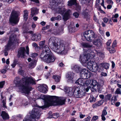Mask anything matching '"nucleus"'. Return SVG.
<instances>
[{
    "label": "nucleus",
    "mask_w": 121,
    "mask_h": 121,
    "mask_svg": "<svg viewBox=\"0 0 121 121\" xmlns=\"http://www.w3.org/2000/svg\"><path fill=\"white\" fill-rule=\"evenodd\" d=\"M73 76H67L66 77V79L67 81L72 80L73 79Z\"/></svg>",
    "instance_id": "nucleus-47"
},
{
    "label": "nucleus",
    "mask_w": 121,
    "mask_h": 121,
    "mask_svg": "<svg viewBox=\"0 0 121 121\" xmlns=\"http://www.w3.org/2000/svg\"><path fill=\"white\" fill-rule=\"evenodd\" d=\"M63 30V28L62 26L58 27L56 29L54 30V34H59L60 32H62Z\"/></svg>",
    "instance_id": "nucleus-18"
},
{
    "label": "nucleus",
    "mask_w": 121,
    "mask_h": 121,
    "mask_svg": "<svg viewBox=\"0 0 121 121\" xmlns=\"http://www.w3.org/2000/svg\"><path fill=\"white\" fill-rule=\"evenodd\" d=\"M53 71V70L51 68H50L49 70L48 71L47 73V76H50L51 74H52V72Z\"/></svg>",
    "instance_id": "nucleus-44"
},
{
    "label": "nucleus",
    "mask_w": 121,
    "mask_h": 121,
    "mask_svg": "<svg viewBox=\"0 0 121 121\" xmlns=\"http://www.w3.org/2000/svg\"><path fill=\"white\" fill-rule=\"evenodd\" d=\"M5 84V81H3L0 82V88H2L3 87Z\"/></svg>",
    "instance_id": "nucleus-48"
},
{
    "label": "nucleus",
    "mask_w": 121,
    "mask_h": 121,
    "mask_svg": "<svg viewBox=\"0 0 121 121\" xmlns=\"http://www.w3.org/2000/svg\"><path fill=\"white\" fill-rule=\"evenodd\" d=\"M73 69L75 71L76 73H79L81 71V68L79 66L75 65L74 66L73 68Z\"/></svg>",
    "instance_id": "nucleus-30"
},
{
    "label": "nucleus",
    "mask_w": 121,
    "mask_h": 121,
    "mask_svg": "<svg viewBox=\"0 0 121 121\" xmlns=\"http://www.w3.org/2000/svg\"><path fill=\"white\" fill-rule=\"evenodd\" d=\"M24 71L22 69V68H21L19 69L18 73L21 76H23L24 74Z\"/></svg>",
    "instance_id": "nucleus-38"
},
{
    "label": "nucleus",
    "mask_w": 121,
    "mask_h": 121,
    "mask_svg": "<svg viewBox=\"0 0 121 121\" xmlns=\"http://www.w3.org/2000/svg\"><path fill=\"white\" fill-rule=\"evenodd\" d=\"M104 102V100L101 99L93 104L92 107L93 108H95L100 106L103 104Z\"/></svg>",
    "instance_id": "nucleus-22"
},
{
    "label": "nucleus",
    "mask_w": 121,
    "mask_h": 121,
    "mask_svg": "<svg viewBox=\"0 0 121 121\" xmlns=\"http://www.w3.org/2000/svg\"><path fill=\"white\" fill-rule=\"evenodd\" d=\"M101 66L103 68L106 69V64L105 63H102L101 64Z\"/></svg>",
    "instance_id": "nucleus-64"
},
{
    "label": "nucleus",
    "mask_w": 121,
    "mask_h": 121,
    "mask_svg": "<svg viewBox=\"0 0 121 121\" xmlns=\"http://www.w3.org/2000/svg\"><path fill=\"white\" fill-rule=\"evenodd\" d=\"M24 32L25 33H30V34L32 35L34 34H33V33H34L31 30H30L29 31H28V32L27 31H25Z\"/></svg>",
    "instance_id": "nucleus-59"
},
{
    "label": "nucleus",
    "mask_w": 121,
    "mask_h": 121,
    "mask_svg": "<svg viewBox=\"0 0 121 121\" xmlns=\"http://www.w3.org/2000/svg\"><path fill=\"white\" fill-rule=\"evenodd\" d=\"M82 15L87 20L89 19V17L88 13L86 10H85L83 11L82 13Z\"/></svg>",
    "instance_id": "nucleus-31"
},
{
    "label": "nucleus",
    "mask_w": 121,
    "mask_h": 121,
    "mask_svg": "<svg viewBox=\"0 0 121 121\" xmlns=\"http://www.w3.org/2000/svg\"><path fill=\"white\" fill-rule=\"evenodd\" d=\"M6 100L5 98L2 100V105L4 108H7V106L6 105Z\"/></svg>",
    "instance_id": "nucleus-39"
},
{
    "label": "nucleus",
    "mask_w": 121,
    "mask_h": 121,
    "mask_svg": "<svg viewBox=\"0 0 121 121\" xmlns=\"http://www.w3.org/2000/svg\"><path fill=\"white\" fill-rule=\"evenodd\" d=\"M112 43V40L111 39L108 40L106 42V45L109 46Z\"/></svg>",
    "instance_id": "nucleus-52"
},
{
    "label": "nucleus",
    "mask_w": 121,
    "mask_h": 121,
    "mask_svg": "<svg viewBox=\"0 0 121 121\" xmlns=\"http://www.w3.org/2000/svg\"><path fill=\"white\" fill-rule=\"evenodd\" d=\"M52 78L54 79L55 81L57 82H59L61 78L60 76H52Z\"/></svg>",
    "instance_id": "nucleus-37"
},
{
    "label": "nucleus",
    "mask_w": 121,
    "mask_h": 121,
    "mask_svg": "<svg viewBox=\"0 0 121 121\" xmlns=\"http://www.w3.org/2000/svg\"><path fill=\"white\" fill-rule=\"evenodd\" d=\"M98 118V117L97 116H95L92 118L91 121H95Z\"/></svg>",
    "instance_id": "nucleus-57"
},
{
    "label": "nucleus",
    "mask_w": 121,
    "mask_h": 121,
    "mask_svg": "<svg viewBox=\"0 0 121 121\" xmlns=\"http://www.w3.org/2000/svg\"><path fill=\"white\" fill-rule=\"evenodd\" d=\"M58 13L62 15H63L66 11V9L64 7H61L59 6L58 7Z\"/></svg>",
    "instance_id": "nucleus-21"
},
{
    "label": "nucleus",
    "mask_w": 121,
    "mask_h": 121,
    "mask_svg": "<svg viewBox=\"0 0 121 121\" xmlns=\"http://www.w3.org/2000/svg\"><path fill=\"white\" fill-rule=\"evenodd\" d=\"M72 88L71 87H66L65 88V91L67 93H69L72 92Z\"/></svg>",
    "instance_id": "nucleus-36"
},
{
    "label": "nucleus",
    "mask_w": 121,
    "mask_h": 121,
    "mask_svg": "<svg viewBox=\"0 0 121 121\" xmlns=\"http://www.w3.org/2000/svg\"><path fill=\"white\" fill-rule=\"evenodd\" d=\"M23 18L24 20L26 21L28 17V13L27 10H25L24 12Z\"/></svg>",
    "instance_id": "nucleus-28"
},
{
    "label": "nucleus",
    "mask_w": 121,
    "mask_h": 121,
    "mask_svg": "<svg viewBox=\"0 0 121 121\" xmlns=\"http://www.w3.org/2000/svg\"><path fill=\"white\" fill-rule=\"evenodd\" d=\"M86 85L88 87L85 89H84V91H86V92H88L89 89L90 88V86L91 85V80L88 79L86 81Z\"/></svg>",
    "instance_id": "nucleus-17"
},
{
    "label": "nucleus",
    "mask_w": 121,
    "mask_h": 121,
    "mask_svg": "<svg viewBox=\"0 0 121 121\" xmlns=\"http://www.w3.org/2000/svg\"><path fill=\"white\" fill-rule=\"evenodd\" d=\"M40 57L42 61L48 64L53 63L56 59V57L47 45L43 47V51L40 53Z\"/></svg>",
    "instance_id": "nucleus-2"
},
{
    "label": "nucleus",
    "mask_w": 121,
    "mask_h": 121,
    "mask_svg": "<svg viewBox=\"0 0 121 121\" xmlns=\"http://www.w3.org/2000/svg\"><path fill=\"white\" fill-rule=\"evenodd\" d=\"M117 44V43L116 41V40H115L113 42L111 46L112 47H116Z\"/></svg>",
    "instance_id": "nucleus-56"
},
{
    "label": "nucleus",
    "mask_w": 121,
    "mask_h": 121,
    "mask_svg": "<svg viewBox=\"0 0 121 121\" xmlns=\"http://www.w3.org/2000/svg\"><path fill=\"white\" fill-rule=\"evenodd\" d=\"M106 49L111 54L114 53L116 51L114 47L112 46L111 47H108L106 48Z\"/></svg>",
    "instance_id": "nucleus-27"
},
{
    "label": "nucleus",
    "mask_w": 121,
    "mask_h": 121,
    "mask_svg": "<svg viewBox=\"0 0 121 121\" xmlns=\"http://www.w3.org/2000/svg\"><path fill=\"white\" fill-rule=\"evenodd\" d=\"M50 39H51L48 43L50 48L59 54L62 55H65V46L64 43H61L59 45L55 41H51Z\"/></svg>",
    "instance_id": "nucleus-4"
},
{
    "label": "nucleus",
    "mask_w": 121,
    "mask_h": 121,
    "mask_svg": "<svg viewBox=\"0 0 121 121\" xmlns=\"http://www.w3.org/2000/svg\"><path fill=\"white\" fill-rule=\"evenodd\" d=\"M81 45L83 48H91L92 46L86 42H83L81 43Z\"/></svg>",
    "instance_id": "nucleus-29"
},
{
    "label": "nucleus",
    "mask_w": 121,
    "mask_h": 121,
    "mask_svg": "<svg viewBox=\"0 0 121 121\" xmlns=\"http://www.w3.org/2000/svg\"><path fill=\"white\" fill-rule=\"evenodd\" d=\"M95 6H96V7L98 11H99L100 10H101V6L100 5V4L95 5Z\"/></svg>",
    "instance_id": "nucleus-55"
},
{
    "label": "nucleus",
    "mask_w": 121,
    "mask_h": 121,
    "mask_svg": "<svg viewBox=\"0 0 121 121\" xmlns=\"http://www.w3.org/2000/svg\"><path fill=\"white\" fill-rule=\"evenodd\" d=\"M26 53L28 55L29 53V47L28 46H26Z\"/></svg>",
    "instance_id": "nucleus-60"
},
{
    "label": "nucleus",
    "mask_w": 121,
    "mask_h": 121,
    "mask_svg": "<svg viewBox=\"0 0 121 121\" xmlns=\"http://www.w3.org/2000/svg\"><path fill=\"white\" fill-rule=\"evenodd\" d=\"M91 117L88 116L84 120L85 121H90L91 119Z\"/></svg>",
    "instance_id": "nucleus-63"
},
{
    "label": "nucleus",
    "mask_w": 121,
    "mask_h": 121,
    "mask_svg": "<svg viewBox=\"0 0 121 121\" xmlns=\"http://www.w3.org/2000/svg\"><path fill=\"white\" fill-rule=\"evenodd\" d=\"M58 0H50V2L52 3V5H56L58 6L60 3V2H58Z\"/></svg>",
    "instance_id": "nucleus-32"
},
{
    "label": "nucleus",
    "mask_w": 121,
    "mask_h": 121,
    "mask_svg": "<svg viewBox=\"0 0 121 121\" xmlns=\"http://www.w3.org/2000/svg\"><path fill=\"white\" fill-rule=\"evenodd\" d=\"M101 40L99 39H95L94 40L93 43L95 45L98 46L100 47L102 45V43Z\"/></svg>",
    "instance_id": "nucleus-25"
},
{
    "label": "nucleus",
    "mask_w": 121,
    "mask_h": 121,
    "mask_svg": "<svg viewBox=\"0 0 121 121\" xmlns=\"http://www.w3.org/2000/svg\"><path fill=\"white\" fill-rule=\"evenodd\" d=\"M45 42V40L40 42L39 44V46L42 47H43L44 46Z\"/></svg>",
    "instance_id": "nucleus-40"
},
{
    "label": "nucleus",
    "mask_w": 121,
    "mask_h": 121,
    "mask_svg": "<svg viewBox=\"0 0 121 121\" xmlns=\"http://www.w3.org/2000/svg\"><path fill=\"white\" fill-rule=\"evenodd\" d=\"M112 96V95L111 94H108L106 95V98H107L108 100H110L111 99Z\"/></svg>",
    "instance_id": "nucleus-54"
},
{
    "label": "nucleus",
    "mask_w": 121,
    "mask_h": 121,
    "mask_svg": "<svg viewBox=\"0 0 121 121\" xmlns=\"http://www.w3.org/2000/svg\"><path fill=\"white\" fill-rule=\"evenodd\" d=\"M114 18L113 16H112V20L114 22H117V19H114Z\"/></svg>",
    "instance_id": "nucleus-61"
},
{
    "label": "nucleus",
    "mask_w": 121,
    "mask_h": 121,
    "mask_svg": "<svg viewBox=\"0 0 121 121\" xmlns=\"http://www.w3.org/2000/svg\"><path fill=\"white\" fill-rule=\"evenodd\" d=\"M31 15L32 17L38 13L39 10L36 8H33L31 9Z\"/></svg>",
    "instance_id": "nucleus-20"
},
{
    "label": "nucleus",
    "mask_w": 121,
    "mask_h": 121,
    "mask_svg": "<svg viewBox=\"0 0 121 121\" xmlns=\"http://www.w3.org/2000/svg\"><path fill=\"white\" fill-rule=\"evenodd\" d=\"M95 100L96 99L93 96L91 95L90 96V97L89 99V102L91 103L94 102L95 101Z\"/></svg>",
    "instance_id": "nucleus-35"
},
{
    "label": "nucleus",
    "mask_w": 121,
    "mask_h": 121,
    "mask_svg": "<svg viewBox=\"0 0 121 121\" xmlns=\"http://www.w3.org/2000/svg\"><path fill=\"white\" fill-rule=\"evenodd\" d=\"M104 0H102V2L100 4L101 6H103L104 9H106V7L104 6Z\"/></svg>",
    "instance_id": "nucleus-62"
},
{
    "label": "nucleus",
    "mask_w": 121,
    "mask_h": 121,
    "mask_svg": "<svg viewBox=\"0 0 121 121\" xmlns=\"http://www.w3.org/2000/svg\"><path fill=\"white\" fill-rule=\"evenodd\" d=\"M103 21L102 22L101 25L103 27H104L105 26V23H106V17H104L103 19Z\"/></svg>",
    "instance_id": "nucleus-43"
},
{
    "label": "nucleus",
    "mask_w": 121,
    "mask_h": 121,
    "mask_svg": "<svg viewBox=\"0 0 121 121\" xmlns=\"http://www.w3.org/2000/svg\"><path fill=\"white\" fill-rule=\"evenodd\" d=\"M40 111L37 108H35L29 112L30 115H27L24 118L23 121H35V119H39L40 115Z\"/></svg>",
    "instance_id": "nucleus-6"
},
{
    "label": "nucleus",
    "mask_w": 121,
    "mask_h": 121,
    "mask_svg": "<svg viewBox=\"0 0 121 121\" xmlns=\"http://www.w3.org/2000/svg\"><path fill=\"white\" fill-rule=\"evenodd\" d=\"M70 10L69 9L64 13L63 15V19L64 21H66L70 17L69 11Z\"/></svg>",
    "instance_id": "nucleus-16"
},
{
    "label": "nucleus",
    "mask_w": 121,
    "mask_h": 121,
    "mask_svg": "<svg viewBox=\"0 0 121 121\" xmlns=\"http://www.w3.org/2000/svg\"><path fill=\"white\" fill-rule=\"evenodd\" d=\"M26 50L25 48L24 47H21L19 48L18 49L17 57L18 58L21 57V58H24L25 56V53Z\"/></svg>",
    "instance_id": "nucleus-11"
},
{
    "label": "nucleus",
    "mask_w": 121,
    "mask_h": 121,
    "mask_svg": "<svg viewBox=\"0 0 121 121\" xmlns=\"http://www.w3.org/2000/svg\"><path fill=\"white\" fill-rule=\"evenodd\" d=\"M111 99L115 101H117V97L115 95L113 96Z\"/></svg>",
    "instance_id": "nucleus-58"
},
{
    "label": "nucleus",
    "mask_w": 121,
    "mask_h": 121,
    "mask_svg": "<svg viewBox=\"0 0 121 121\" xmlns=\"http://www.w3.org/2000/svg\"><path fill=\"white\" fill-rule=\"evenodd\" d=\"M73 15L76 18H78L79 15L78 12H75L73 13Z\"/></svg>",
    "instance_id": "nucleus-51"
},
{
    "label": "nucleus",
    "mask_w": 121,
    "mask_h": 121,
    "mask_svg": "<svg viewBox=\"0 0 121 121\" xmlns=\"http://www.w3.org/2000/svg\"><path fill=\"white\" fill-rule=\"evenodd\" d=\"M1 116L3 120H6L9 119V117L8 114L6 112L3 111L1 113Z\"/></svg>",
    "instance_id": "nucleus-19"
},
{
    "label": "nucleus",
    "mask_w": 121,
    "mask_h": 121,
    "mask_svg": "<svg viewBox=\"0 0 121 121\" xmlns=\"http://www.w3.org/2000/svg\"><path fill=\"white\" fill-rule=\"evenodd\" d=\"M79 73L80 76L85 75H86L87 76L88 73H89V76H91L90 71L86 69H81Z\"/></svg>",
    "instance_id": "nucleus-15"
},
{
    "label": "nucleus",
    "mask_w": 121,
    "mask_h": 121,
    "mask_svg": "<svg viewBox=\"0 0 121 121\" xmlns=\"http://www.w3.org/2000/svg\"><path fill=\"white\" fill-rule=\"evenodd\" d=\"M91 85L93 86L92 88L95 90H99L100 89V85L95 80H91Z\"/></svg>",
    "instance_id": "nucleus-13"
},
{
    "label": "nucleus",
    "mask_w": 121,
    "mask_h": 121,
    "mask_svg": "<svg viewBox=\"0 0 121 121\" xmlns=\"http://www.w3.org/2000/svg\"><path fill=\"white\" fill-rule=\"evenodd\" d=\"M68 5L69 6L77 4V0H70L68 1Z\"/></svg>",
    "instance_id": "nucleus-26"
},
{
    "label": "nucleus",
    "mask_w": 121,
    "mask_h": 121,
    "mask_svg": "<svg viewBox=\"0 0 121 121\" xmlns=\"http://www.w3.org/2000/svg\"><path fill=\"white\" fill-rule=\"evenodd\" d=\"M29 65L30 67H34L35 65V62L34 61L31 62L30 64Z\"/></svg>",
    "instance_id": "nucleus-50"
},
{
    "label": "nucleus",
    "mask_w": 121,
    "mask_h": 121,
    "mask_svg": "<svg viewBox=\"0 0 121 121\" xmlns=\"http://www.w3.org/2000/svg\"><path fill=\"white\" fill-rule=\"evenodd\" d=\"M82 86H79L76 87L73 92V94L76 98H80L85 94V92H83L81 89Z\"/></svg>",
    "instance_id": "nucleus-9"
},
{
    "label": "nucleus",
    "mask_w": 121,
    "mask_h": 121,
    "mask_svg": "<svg viewBox=\"0 0 121 121\" xmlns=\"http://www.w3.org/2000/svg\"><path fill=\"white\" fill-rule=\"evenodd\" d=\"M88 59L87 57L84 56L82 59L81 60V61L83 63H85L86 64L87 68L91 71H93L92 69V61H90L88 62Z\"/></svg>",
    "instance_id": "nucleus-10"
},
{
    "label": "nucleus",
    "mask_w": 121,
    "mask_h": 121,
    "mask_svg": "<svg viewBox=\"0 0 121 121\" xmlns=\"http://www.w3.org/2000/svg\"><path fill=\"white\" fill-rule=\"evenodd\" d=\"M115 94H121V90L120 88H118L116 89L115 92Z\"/></svg>",
    "instance_id": "nucleus-42"
},
{
    "label": "nucleus",
    "mask_w": 121,
    "mask_h": 121,
    "mask_svg": "<svg viewBox=\"0 0 121 121\" xmlns=\"http://www.w3.org/2000/svg\"><path fill=\"white\" fill-rule=\"evenodd\" d=\"M47 85L45 84H43L42 85L38 86V88L40 92L44 93L46 92Z\"/></svg>",
    "instance_id": "nucleus-14"
},
{
    "label": "nucleus",
    "mask_w": 121,
    "mask_h": 121,
    "mask_svg": "<svg viewBox=\"0 0 121 121\" xmlns=\"http://www.w3.org/2000/svg\"><path fill=\"white\" fill-rule=\"evenodd\" d=\"M17 37V35L15 34L11 35L9 36L7 45L5 46V51H8L10 50L11 47L14 44H19V39ZM4 54L6 56L8 55V53L7 52H5Z\"/></svg>",
    "instance_id": "nucleus-5"
},
{
    "label": "nucleus",
    "mask_w": 121,
    "mask_h": 121,
    "mask_svg": "<svg viewBox=\"0 0 121 121\" xmlns=\"http://www.w3.org/2000/svg\"><path fill=\"white\" fill-rule=\"evenodd\" d=\"M84 36L82 38H84L83 40H87L89 41H91L95 37V34L92 30H89L86 31L83 33Z\"/></svg>",
    "instance_id": "nucleus-8"
},
{
    "label": "nucleus",
    "mask_w": 121,
    "mask_h": 121,
    "mask_svg": "<svg viewBox=\"0 0 121 121\" xmlns=\"http://www.w3.org/2000/svg\"><path fill=\"white\" fill-rule=\"evenodd\" d=\"M86 78H84V77L79 78L76 81V82L79 85H82L84 84V79H86Z\"/></svg>",
    "instance_id": "nucleus-24"
},
{
    "label": "nucleus",
    "mask_w": 121,
    "mask_h": 121,
    "mask_svg": "<svg viewBox=\"0 0 121 121\" xmlns=\"http://www.w3.org/2000/svg\"><path fill=\"white\" fill-rule=\"evenodd\" d=\"M41 35L40 33H36L32 35L31 39L33 41H39L41 40Z\"/></svg>",
    "instance_id": "nucleus-12"
},
{
    "label": "nucleus",
    "mask_w": 121,
    "mask_h": 121,
    "mask_svg": "<svg viewBox=\"0 0 121 121\" xmlns=\"http://www.w3.org/2000/svg\"><path fill=\"white\" fill-rule=\"evenodd\" d=\"M20 13L18 11L13 10L9 18V22L13 26L17 24L19 22L20 17Z\"/></svg>",
    "instance_id": "nucleus-7"
},
{
    "label": "nucleus",
    "mask_w": 121,
    "mask_h": 121,
    "mask_svg": "<svg viewBox=\"0 0 121 121\" xmlns=\"http://www.w3.org/2000/svg\"><path fill=\"white\" fill-rule=\"evenodd\" d=\"M93 19L94 21L98 24V26H100V24L99 22V21L98 19H97L95 16H94L93 17Z\"/></svg>",
    "instance_id": "nucleus-41"
},
{
    "label": "nucleus",
    "mask_w": 121,
    "mask_h": 121,
    "mask_svg": "<svg viewBox=\"0 0 121 121\" xmlns=\"http://www.w3.org/2000/svg\"><path fill=\"white\" fill-rule=\"evenodd\" d=\"M74 73L73 72L69 71L68 72L66 76H74Z\"/></svg>",
    "instance_id": "nucleus-46"
},
{
    "label": "nucleus",
    "mask_w": 121,
    "mask_h": 121,
    "mask_svg": "<svg viewBox=\"0 0 121 121\" xmlns=\"http://www.w3.org/2000/svg\"><path fill=\"white\" fill-rule=\"evenodd\" d=\"M99 26V32L101 34V35H103L104 34V33L103 31L101 30V26H100H100Z\"/></svg>",
    "instance_id": "nucleus-53"
},
{
    "label": "nucleus",
    "mask_w": 121,
    "mask_h": 121,
    "mask_svg": "<svg viewBox=\"0 0 121 121\" xmlns=\"http://www.w3.org/2000/svg\"><path fill=\"white\" fill-rule=\"evenodd\" d=\"M59 114L58 113H56L52 114L51 116V117H50V116L48 117V118H54L56 119L59 116Z\"/></svg>",
    "instance_id": "nucleus-34"
},
{
    "label": "nucleus",
    "mask_w": 121,
    "mask_h": 121,
    "mask_svg": "<svg viewBox=\"0 0 121 121\" xmlns=\"http://www.w3.org/2000/svg\"><path fill=\"white\" fill-rule=\"evenodd\" d=\"M14 82L16 86L21 90L24 93L28 94L32 89L30 85L35 84L36 83L34 79L27 76L20 79L18 77H16L14 80Z\"/></svg>",
    "instance_id": "nucleus-1"
},
{
    "label": "nucleus",
    "mask_w": 121,
    "mask_h": 121,
    "mask_svg": "<svg viewBox=\"0 0 121 121\" xmlns=\"http://www.w3.org/2000/svg\"><path fill=\"white\" fill-rule=\"evenodd\" d=\"M106 115V110L104 109L101 115V119L102 120L104 121L106 120L105 116Z\"/></svg>",
    "instance_id": "nucleus-33"
},
{
    "label": "nucleus",
    "mask_w": 121,
    "mask_h": 121,
    "mask_svg": "<svg viewBox=\"0 0 121 121\" xmlns=\"http://www.w3.org/2000/svg\"><path fill=\"white\" fill-rule=\"evenodd\" d=\"M92 69L93 70L92 72H95L98 70V66L97 64L95 62L92 61Z\"/></svg>",
    "instance_id": "nucleus-23"
},
{
    "label": "nucleus",
    "mask_w": 121,
    "mask_h": 121,
    "mask_svg": "<svg viewBox=\"0 0 121 121\" xmlns=\"http://www.w3.org/2000/svg\"><path fill=\"white\" fill-rule=\"evenodd\" d=\"M106 3L112 5L113 2L112 0H106Z\"/></svg>",
    "instance_id": "nucleus-49"
},
{
    "label": "nucleus",
    "mask_w": 121,
    "mask_h": 121,
    "mask_svg": "<svg viewBox=\"0 0 121 121\" xmlns=\"http://www.w3.org/2000/svg\"><path fill=\"white\" fill-rule=\"evenodd\" d=\"M45 101L44 105L41 106L40 108L43 109L51 106L62 105L65 104V99H62L55 96H47Z\"/></svg>",
    "instance_id": "nucleus-3"
},
{
    "label": "nucleus",
    "mask_w": 121,
    "mask_h": 121,
    "mask_svg": "<svg viewBox=\"0 0 121 121\" xmlns=\"http://www.w3.org/2000/svg\"><path fill=\"white\" fill-rule=\"evenodd\" d=\"M38 55V54L37 53H32L31 54L30 56L32 57L35 58Z\"/></svg>",
    "instance_id": "nucleus-45"
}]
</instances>
